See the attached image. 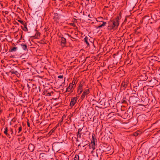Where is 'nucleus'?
<instances>
[{"instance_id":"nucleus-1","label":"nucleus","mask_w":160,"mask_h":160,"mask_svg":"<svg viewBox=\"0 0 160 160\" xmlns=\"http://www.w3.org/2000/svg\"><path fill=\"white\" fill-rule=\"evenodd\" d=\"M119 17H117L115 19L109 21L107 29L109 30L116 29L119 25Z\"/></svg>"},{"instance_id":"nucleus-2","label":"nucleus","mask_w":160,"mask_h":160,"mask_svg":"<svg viewBox=\"0 0 160 160\" xmlns=\"http://www.w3.org/2000/svg\"><path fill=\"white\" fill-rule=\"evenodd\" d=\"M78 97H79L78 96L76 98L73 97L71 98L70 105V106H71V107H72L76 103L77 100L78 99Z\"/></svg>"},{"instance_id":"nucleus-3","label":"nucleus","mask_w":160,"mask_h":160,"mask_svg":"<svg viewBox=\"0 0 160 160\" xmlns=\"http://www.w3.org/2000/svg\"><path fill=\"white\" fill-rule=\"evenodd\" d=\"M83 86V84L81 82L80 84H79L78 89V95L80 94L83 91L82 86Z\"/></svg>"},{"instance_id":"nucleus-4","label":"nucleus","mask_w":160,"mask_h":160,"mask_svg":"<svg viewBox=\"0 0 160 160\" xmlns=\"http://www.w3.org/2000/svg\"><path fill=\"white\" fill-rule=\"evenodd\" d=\"M93 140L90 143L89 146L90 148H91L92 149V150H94L95 148V143L94 139L93 137H92Z\"/></svg>"},{"instance_id":"nucleus-5","label":"nucleus","mask_w":160,"mask_h":160,"mask_svg":"<svg viewBox=\"0 0 160 160\" xmlns=\"http://www.w3.org/2000/svg\"><path fill=\"white\" fill-rule=\"evenodd\" d=\"M137 98L136 97H130L129 98V101L130 103H131L132 104H135L137 101Z\"/></svg>"},{"instance_id":"nucleus-6","label":"nucleus","mask_w":160,"mask_h":160,"mask_svg":"<svg viewBox=\"0 0 160 160\" xmlns=\"http://www.w3.org/2000/svg\"><path fill=\"white\" fill-rule=\"evenodd\" d=\"M34 145L32 143H30L28 146V149L31 152H32L35 148Z\"/></svg>"},{"instance_id":"nucleus-7","label":"nucleus","mask_w":160,"mask_h":160,"mask_svg":"<svg viewBox=\"0 0 160 160\" xmlns=\"http://www.w3.org/2000/svg\"><path fill=\"white\" fill-rule=\"evenodd\" d=\"M66 44V40L63 37H61V44L62 45H65Z\"/></svg>"},{"instance_id":"nucleus-8","label":"nucleus","mask_w":160,"mask_h":160,"mask_svg":"<svg viewBox=\"0 0 160 160\" xmlns=\"http://www.w3.org/2000/svg\"><path fill=\"white\" fill-rule=\"evenodd\" d=\"M106 23H107L106 22L101 21V22L99 24L100 25L97 27V29L100 28L105 26L106 25Z\"/></svg>"},{"instance_id":"nucleus-9","label":"nucleus","mask_w":160,"mask_h":160,"mask_svg":"<svg viewBox=\"0 0 160 160\" xmlns=\"http://www.w3.org/2000/svg\"><path fill=\"white\" fill-rule=\"evenodd\" d=\"M128 84V82L127 81L123 82L122 83V87L123 88V89H125L127 87Z\"/></svg>"},{"instance_id":"nucleus-10","label":"nucleus","mask_w":160,"mask_h":160,"mask_svg":"<svg viewBox=\"0 0 160 160\" xmlns=\"http://www.w3.org/2000/svg\"><path fill=\"white\" fill-rule=\"evenodd\" d=\"M8 128L7 127H6L4 128V133L7 136V137L10 138L11 137V136L8 133Z\"/></svg>"},{"instance_id":"nucleus-11","label":"nucleus","mask_w":160,"mask_h":160,"mask_svg":"<svg viewBox=\"0 0 160 160\" xmlns=\"http://www.w3.org/2000/svg\"><path fill=\"white\" fill-rule=\"evenodd\" d=\"M73 86L72 85L69 84V86L67 87L66 89V92H70L72 89Z\"/></svg>"},{"instance_id":"nucleus-12","label":"nucleus","mask_w":160,"mask_h":160,"mask_svg":"<svg viewBox=\"0 0 160 160\" xmlns=\"http://www.w3.org/2000/svg\"><path fill=\"white\" fill-rule=\"evenodd\" d=\"M22 48L23 50L26 51L28 50L27 46L26 44H23L21 45Z\"/></svg>"},{"instance_id":"nucleus-13","label":"nucleus","mask_w":160,"mask_h":160,"mask_svg":"<svg viewBox=\"0 0 160 160\" xmlns=\"http://www.w3.org/2000/svg\"><path fill=\"white\" fill-rule=\"evenodd\" d=\"M84 41L85 42H86V44H87V46H88L89 45V44L88 42V38L86 36L84 38Z\"/></svg>"},{"instance_id":"nucleus-14","label":"nucleus","mask_w":160,"mask_h":160,"mask_svg":"<svg viewBox=\"0 0 160 160\" xmlns=\"http://www.w3.org/2000/svg\"><path fill=\"white\" fill-rule=\"evenodd\" d=\"M83 92H84V94H85L86 95L88 94L90 92L89 89H85Z\"/></svg>"},{"instance_id":"nucleus-15","label":"nucleus","mask_w":160,"mask_h":160,"mask_svg":"<svg viewBox=\"0 0 160 160\" xmlns=\"http://www.w3.org/2000/svg\"><path fill=\"white\" fill-rule=\"evenodd\" d=\"M17 49V47H13L10 50V51L11 52H15Z\"/></svg>"},{"instance_id":"nucleus-16","label":"nucleus","mask_w":160,"mask_h":160,"mask_svg":"<svg viewBox=\"0 0 160 160\" xmlns=\"http://www.w3.org/2000/svg\"><path fill=\"white\" fill-rule=\"evenodd\" d=\"M86 95L85 94H84V92H83L80 98V99L82 100L84 99L85 97V96Z\"/></svg>"},{"instance_id":"nucleus-17","label":"nucleus","mask_w":160,"mask_h":160,"mask_svg":"<svg viewBox=\"0 0 160 160\" xmlns=\"http://www.w3.org/2000/svg\"><path fill=\"white\" fill-rule=\"evenodd\" d=\"M24 26V28L23 29V30L25 31H27L28 30V29L27 27V24L26 23H25L23 25Z\"/></svg>"},{"instance_id":"nucleus-18","label":"nucleus","mask_w":160,"mask_h":160,"mask_svg":"<svg viewBox=\"0 0 160 160\" xmlns=\"http://www.w3.org/2000/svg\"><path fill=\"white\" fill-rule=\"evenodd\" d=\"M76 80H77L76 78H74L73 80L72 81V83H71L70 84L72 85V86H73L74 85L76 84Z\"/></svg>"},{"instance_id":"nucleus-19","label":"nucleus","mask_w":160,"mask_h":160,"mask_svg":"<svg viewBox=\"0 0 160 160\" xmlns=\"http://www.w3.org/2000/svg\"><path fill=\"white\" fill-rule=\"evenodd\" d=\"M103 19V18L102 17H99L98 18V19H96V21L97 22H101V21H102V20Z\"/></svg>"},{"instance_id":"nucleus-20","label":"nucleus","mask_w":160,"mask_h":160,"mask_svg":"<svg viewBox=\"0 0 160 160\" xmlns=\"http://www.w3.org/2000/svg\"><path fill=\"white\" fill-rule=\"evenodd\" d=\"M75 160H79V158L78 155H76L74 157Z\"/></svg>"},{"instance_id":"nucleus-21","label":"nucleus","mask_w":160,"mask_h":160,"mask_svg":"<svg viewBox=\"0 0 160 160\" xmlns=\"http://www.w3.org/2000/svg\"><path fill=\"white\" fill-rule=\"evenodd\" d=\"M81 132H78V134H77V136L79 138H80L81 137Z\"/></svg>"},{"instance_id":"nucleus-22","label":"nucleus","mask_w":160,"mask_h":160,"mask_svg":"<svg viewBox=\"0 0 160 160\" xmlns=\"http://www.w3.org/2000/svg\"><path fill=\"white\" fill-rule=\"evenodd\" d=\"M9 132H10L11 134L12 135L13 133V130L12 128H10L9 129Z\"/></svg>"},{"instance_id":"nucleus-23","label":"nucleus","mask_w":160,"mask_h":160,"mask_svg":"<svg viewBox=\"0 0 160 160\" xmlns=\"http://www.w3.org/2000/svg\"><path fill=\"white\" fill-rule=\"evenodd\" d=\"M18 21L22 25H23L25 23L23 21L20 20H18Z\"/></svg>"},{"instance_id":"nucleus-24","label":"nucleus","mask_w":160,"mask_h":160,"mask_svg":"<svg viewBox=\"0 0 160 160\" xmlns=\"http://www.w3.org/2000/svg\"><path fill=\"white\" fill-rule=\"evenodd\" d=\"M11 73L12 74H16L17 73H18V72L17 71H11Z\"/></svg>"},{"instance_id":"nucleus-25","label":"nucleus","mask_w":160,"mask_h":160,"mask_svg":"<svg viewBox=\"0 0 160 160\" xmlns=\"http://www.w3.org/2000/svg\"><path fill=\"white\" fill-rule=\"evenodd\" d=\"M22 126H20L18 128V133H19L21 132V131H22Z\"/></svg>"},{"instance_id":"nucleus-26","label":"nucleus","mask_w":160,"mask_h":160,"mask_svg":"<svg viewBox=\"0 0 160 160\" xmlns=\"http://www.w3.org/2000/svg\"><path fill=\"white\" fill-rule=\"evenodd\" d=\"M44 155H45V153H40V156H42V157H43L44 156Z\"/></svg>"},{"instance_id":"nucleus-27","label":"nucleus","mask_w":160,"mask_h":160,"mask_svg":"<svg viewBox=\"0 0 160 160\" xmlns=\"http://www.w3.org/2000/svg\"><path fill=\"white\" fill-rule=\"evenodd\" d=\"M55 129H53L51 130L50 131V132L49 133H53Z\"/></svg>"},{"instance_id":"nucleus-28","label":"nucleus","mask_w":160,"mask_h":160,"mask_svg":"<svg viewBox=\"0 0 160 160\" xmlns=\"http://www.w3.org/2000/svg\"><path fill=\"white\" fill-rule=\"evenodd\" d=\"M58 78H63V76L59 75L58 76Z\"/></svg>"},{"instance_id":"nucleus-29","label":"nucleus","mask_w":160,"mask_h":160,"mask_svg":"<svg viewBox=\"0 0 160 160\" xmlns=\"http://www.w3.org/2000/svg\"><path fill=\"white\" fill-rule=\"evenodd\" d=\"M51 92H49L47 94V95L48 96H51Z\"/></svg>"},{"instance_id":"nucleus-30","label":"nucleus","mask_w":160,"mask_h":160,"mask_svg":"<svg viewBox=\"0 0 160 160\" xmlns=\"http://www.w3.org/2000/svg\"><path fill=\"white\" fill-rule=\"evenodd\" d=\"M27 125L28 126V127H30V124L29 123V122H27Z\"/></svg>"},{"instance_id":"nucleus-31","label":"nucleus","mask_w":160,"mask_h":160,"mask_svg":"<svg viewBox=\"0 0 160 160\" xmlns=\"http://www.w3.org/2000/svg\"><path fill=\"white\" fill-rule=\"evenodd\" d=\"M82 129H81V128H79L78 129V132H81V131H82Z\"/></svg>"},{"instance_id":"nucleus-32","label":"nucleus","mask_w":160,"mask_h":160,"mask_svg":"<svg viewBox=\"0 0 160 160\" xmlns=\"http://www.w3.org/2000/svg\"><path fill=\"white\" fill-rule=\"evenodd\" d=\"M5 14H7L8 13V11H5Z\"/></svg>"},{"instance_id":"nucleus-33","label":"nucleus","mask_w":160,"mask_h":160,"mask_svg":"<svg viewBox=\"0 0 160 160\" xmlns=\"http://www.w3.org/2000/svg\"><path fill=\"white\" fill-rule=\"evenodd\" d=\"M88 17H89V18H92L91 16H90V14H89L88 15Z\"/></svg>"},{"instance_id":"nucleus-34","label":"nucleus","mask_w":160,"mask_h":160,"mask_svg":"<svg viewBox=\"0 0 160 160\" xmlns=\"http://www.w3.org/2000/svg\"><path fill=\"white\" fill-rule=\"evenodd\" d=\"M27 87L29 88H30L28 84H27Z\"/></svg>"},{"instance_id":"nucleus-35","label":"nucleus","mask_w":160,"mask_h":160,"mask_svg":"<svg viewBox=\"0 0 160 160\" xmlns=\"http://www.w3.org/2000/svg\"><path fill=\"white\" fill-rule=\"evenodd\" d=\"M76 141H77V142H78L79 141V140L78 139V138H77Z\"/></svg>"},{"instance_id":"nucleus-36","label":"nucleus","mask_w":160,"mask_h":160,"mask_svg":"<svg viewBox=\"0 0 160 160\" xmlns=\"http://www.w3.org/2000/svg\"><path fill=\"white\" fill-rule=\"evenodd\" d=\"M81 146V144H79L78 146V147H79V146Z\"/></svg>"},{"instance_id":"nucleus-37","label":"nucleus","mask_w":160,"mask_h":160,"mask_svg":"<svg viewBox=\"0 0 160 160\" xmlns=\"http://www.w3.org/2000/svg\"><path fill=\"white\" fill-rule=\"evenodd\" d=\"M57 128V127H55V128L54 129L55 130Z\"/></svg>"},{"instance_id":"nucleus-38","label":"nucleus","mask_w":160,"mask_h":160,"mask_svg":"<svg viewBox=\"0 0 160 160\" xmlns=\"http://www.w3.org/2000/svg\"><path fill=\"white\" fill-rule=\"evenodd\" d=\"M85 145H83V147H84L85 146Z\"/></svg>"},{"instance_id":"nucleus-39","label":"nucleus","mask_w":160,"mask_h":160,"mask_svg":"<svg viewBox=\"0 0 160 160\" xmlns=\"http://www.w3.org/2000/svg\"><path fill=\"white\" fill-rule=\"evenodd\" d=\"M138 135V134H137V133H136V134H135L134 135Z\"/></svg>"},{"instance_id":"nucleus-40","label":"nucleus","mask_w":160,"mask_h":160,"mask_svg":"<svg viewBox=\"0 0 160 160\" xmlns=\"http://www.w3.org/2000/svg\"><path fill=\"white\" fill-rule=\"evenodd\" d=\"M12 1H14V0H11Z\"/></svg>"},{"instance_id":"nucleus-41","label":"nucleus","mask_w":160,"mask_h":160,"mask_svg":"<svg viewBox=\"0 0 160 160\" xmlns=\"http://www.w3.org/2000/svg\"><path fill=\"white\" fill-rule=\"evenodd\" d=\"M124 101H124H124H123V102H124Z\"/></svg>"}]
</instances>
